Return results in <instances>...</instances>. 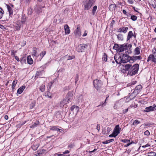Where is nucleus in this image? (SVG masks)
Wrapping results in <instances>:
<instances>
[{"mask_svg": "<svg viewBox=\"0 0 156 156\" xmlns=\"http://www.w3.org/2000/svg\"><path fill=\"white\" fill-rule=\"evenodd\" d=\"M150 111H153L151 108V106L146 107L145 110H144V112H148Z\"/></svg>", "mask_w": 156, "mask_h": 156, "instance_id": "obj_26", "label": "nucleus"}, {"mask_svg": "<svg viewBox=\"0 0 156 156\" xmlns=\"http://www.w3.org/2000/svg\"><path fill=\"white\" fill-rule=\"evenodd\" d=\"M93 84L95 88L98 90L101 87L103 83L100 80H95L93 81Z\"/></svg>", "mask_w": 156, "mask_h": 156, "instance_id": "obj_7", "label": "nucleus"}, {"mask_svg": "<svg viewBox=\"0 0 156 156\" xmlns=\"http://www.w3.org/2000/svg\"><path fill=\"white\" fill-rule=\"evenodd\" d=\"M32 55L35 56H37V51L34 49V50L32 52Z\"/></svg>", "mask_w": 156, "mask_h": 156, "instance_id": "obj_49", "label": "nucleus"}, {"mask_svg": "<svg viewBox=\"0 0 156 156\" xmlns=\"http://www.w3.org/2000/svg\"><path fill=\"white\" fill-rule=\"evenodd\" d=\"M133 32L131 31H130L128 33L127 37V41H128L131 38L133 37Z\"/></svg>", "mask_w": 156, "mask_h": 156, "instance_id": "obj_19", "label": "nucleus"}, {"mask_svg": "<svg viewBox=\"0 0 156 156\" xmlns=\"http://www.w3.org/2000/svg\"><path fill=\"white\" fill-rule=\"evenodd\" d=\"M43 72V71H37L36 73L35 77L36 78H37L38 76H41V75L42 73Z\"/></svg>", "mask_w": 156, "mask_h": 156, "instance_id": "obj_29", "label": "nucleus"}, {"mask_svg": "<svg viewBox=\"0 0 156 156\" xmlns=\"http://www.w3.org/2000/svg\"><path fill=\"white\" fill-rule=\"evenodd\" d=\"M74 33L75 36L76 37H80L81 35L80 29L79 27L77 26L76 29L74 31Z\"/></svg>", "mask_w": 156, "mask_h": 156, "instance_id": "obj_11", "label": "nucleus"}, {"mask_svg": "<svg viewBox=\"0 0 156 156\" xmlns=\"http://www.w3.org/2000/svg\"><path fill=\"white\" fill-rule=\"evenodd\" d=\"M40 90L42 92H44L45 90V84L43 83L40 87Z\"/></svg>", "mask_w": 156, "mask_h": 156, "instance_id": "obj_27", "label": "nucleus"}, {"mask_svg": "<svg viewBox=\"0 0 156 156\" xmlns=\"http://www.w3.org/2000/svg\"><path fill=\"white\" fill-rule=\"evenodd\" d=\"M106 130V132L105 131L104 132V131H103V133L104 134H107L112 130V129L111 128L108 127L107 128Z\"/></svg>", "mask_w": 156, "mask_h": 156, "instance_id": "obj_34", "label": "nucleus"}, {"mask_svg": "<svg viewBox=\"0 0 156 156\" xmlns=\"http://www.w3.org/2000/svg\"><path fill=\"white\" fill-rule=\"evenodd\" d=\"M121 129V128L119 125H116L114 128L112 133L110 135L108 136H116L119 133Z\"/></svg>", "mask_w": 156, "mask_h": 156, "instance_id": "obj_6", "label": "nucleus"}, {"mask_svg": "<svg viewBox=\"0 0 156 156\" xmlns=\"http://www.w3.org/2000/svg\"><path fill=\"white\" fill-rule=\"evenodd\" d=\"M150 146V145L149 144H147L145 145L142 146V147H149Z\"/></svg>", "mask_w": 156, "mask_h": 156, "instance_id": "obj_56", "label": "nucleus"}, {"mask_svg": "<svg viewBox=\"0 0 156 156\" xmlns=\"http://www.w3.org/2000/svg\"><path fill=\"white\" fill-rule=\"evenodd\" d=\"M127 2L130 4H132L134 3V1L133 0H128Z\"/></svg>", "mask_w": 156, "mask_h": 156, "instance_id": "obj_52", "label": "nucleus"}, {"mask_svg": "<svg viewBox=\"0 0 156 156\" xmlns=\"http://www.w3.org/2000/svg\"><path fill=\"white\" fill-rule=\"evenodd\" d=\"M88 47L87 44H82L78 45L76 48L77 51L79 52H83Z\"/></svg>", "mask_w": 156, "mask_h": 156, "instance_id": "obj_8", "label": "nucleus"}, {"mask_svg": "<svg viewBox=\"0 0 156 156\" xmlns=\"http://www.w3.org/2000/svg\"><path fill=\"white\" fill-rule=\"evenodd\" d=\"M151 5L155 9V10L156 11V3L154 2H151Z\"/></svg>", "mask_w": 156, "mask_h": 156, "instance_id": "obj_40", "label": "nucleus"}, {"mask_svg": "<svg viewBox=\"0 0 156 156\" xmlns=\"http://www.w3.org/2000/svg\"><path fill=\"white\" fill-rule=\"evenodd\" d=\"M39 124V122L38 120H37L34 123H33L30 127L32 129H34L35 127L38 126Z\"/></svg>", "mask_w": 156, "mask_h": 156, "instance_id": "obj_18", "label": "nucleus"}, {"mask_svg": "<svg viewBox=\"0 0 156 156\" xmlns=\"http://www.w3.org/2000/svg\"><path fill=\"white\" fill-rule=\"evenodd\" d=\"M109 97V96H108V97H107L105 100V101L102 104H101L99 105L98 106V107H99V106H100V105H101L102 106V107H104L106 105V101L108 99V97Z\"/></svg>", "mask_w": 156, "mask_h": 156, "instance_id": "obj_36", "label": "nucleus"}, {"mask_svg": "<svg viewBox=\"0 0 156 156\" xmlns=\"http://www.w3.org/2000/svg\"><path fill=\"white\" fill-rule=\"evenodd\" d=\"M35 102H32L30 105V109H32L34 108L35 105Z\"/></svg>", "mask_w": 156, "mask_h": 156, "instance_id": "obj_42", "label": "nucleus"}, {"mask_svg": "<svg viewBox=\"0 0 156 156\" xmlns=\"http://www.w3.org/2000/svg\"><path fill=\"white\" fill-rule=\"evenodd\" d=\"M102 143L104 144H108L107 140L102 142Z\"/></svg>", "mask_w": 156, "mask_h": 156, "instance_id": "obj_61", "label": "nucleus"}, {"mask_svg": "<svg viewBox=\"0 0 156 156\" xmlns=\"http://www.w3.org/2000/svg\"><path fill=\"white\" fill-rule=\"evenodd\" d=\"M151 60L153 62L156 63V55H150L148 57L147 61Z\"/></svg>", "mask_w": 156, "mask_h": 156, "instance_id": "obj_10", "label": "nucleus"}, {"mask_svg": "<svg viewBox=\"0 0 156 156\" xmlns=\"http://www.w3.org/2000/svg\"><path fill=\"white\" fill-rule=\"evenodd\" d=\"M130 71H129V75L132 76L137 73L139 69V65L138 64L134 65L132 66Z\"/></svg>", "mask_w": 156, "mask_h": 156, "instance_id": "obj_3", "label": "nucleus"}, {"mask_svg": "<svg viewBox=\"0 0 156 156\" xmlns=\"http://www.w3.org/2000/svg\"><path fill=\"white\" fill-rule=\"evenodd\" d=\"M128 30L127 27H122L119 28L118 30V32H122L124 33H126Z\"/></svg>", "mask_w": 156, "mask_h": 156, "instance_id": "obj_13", "label": "nucleus"}, {"mask_svg": "<svg viewBox=\"0 0 156 156\" xmlns=\"http://www.w3.org/2000/svg\"><path fill=\"white\" fill-rule=\"evenodd\" d=\"M21 25L20 23H16V25L15 26V29L16 30H19L20 28Z\"/></svg>", "mask_w": 156, "mask_h": 156, "instance_id": "obj_31", "label": "nucleus"}, {"mask_svg": "<svg viewBox=\"0 0 156 156\" xmlns=\"http://www.w3.org/2000/svg\"><path fill=\"white\" fill-rule=\"evenodd\" d=\"M107 54L105 53H104L103 57V60H104L105 62H106L107 61Z\"/></svg>", "mask_w": 156, "mask_h": 156, "instance_id": "obj_44", "label": "nucleus"}, {"mask_svg": "<svg viewBox=\"0 0 156 156\" xmlns=\"http://www.w3.org/2000/svg\"><path fill=\"white\" fill-rule=\"evenodd\" d=\"M79 80V76L78 74H77L76 76V77L75 78V83L76 84L78 80Z\"/></svg>", "mask_w": 156, "mask_h": 156, "instance_id": "obj_51", "label": "nucleus"}, {"mask_svg": "<svg viewBox=\"0 0 156 156\" xmlns=\"http://www.w3.org/2000/svg\"><path fill=\"white\" fill-rule=\"evenodd\" d=\"M116 7V6L115 4H111L109 6V9L110 11H112L115 10Z\"/></svg>", "mask_w": 156, "mask_h": 156, "instance_id": "obj_21", "label": "nucleus"}, {"mask_svg": "<svg viewBox=\"0 0 156 156\" xmlns=\"http://www.w3.org/2000/svg\"><path fill=\"white\" fill-rule=\"evenodd\" d=\"M140 49L138 47H136L134 49V52L135 55H138L140 54Z\"/></svg>", "mask_w": 156, "mask_h": 156, "instance_id": "obj_23", "label": "nucleus"}, {"mask_svg": "<svg viewBox=\"0 0 156 156\" xmlns=\"http://www.w3.org/2000/svg\"><path fill=\"white\" fill-rule=\"evenodd\" d=\"M140 123V121H139L137 120H135L133 123V125L134 126H136L138 124Z\"/></svg>", "mask_w": 156, "mask_h": 156, "instance_id": "obj_43", "label": "nucleus"}, {"mask_svg": "<svg viewBox=\"0 0 156 156\" xmlns=\"http://www.w3.org/2000/svg\"><path fill=\"white\" fill-rule=\"evenodd\" d=\"M39 146V145L38 144H34L32 146V148L34 150H36Z\"/></svg>", "mask_w": 156, "mask_h": 156, "instance_id": "obj_33", "label": "nucleus"}, {"mask_svg": "<svg viewBox=\"0 0 156 156\" xmlns=\"http://www.w3.org/2000/svg\"><path fill=\"white\" fill-rule=\"evenodd\" d=\"M151 108H152V111L156 110V105L154 104L151 106Z\"/></svg>", "mask_w": 156, "mask_h": 156, "instance_id": "obj_48", "label": "nucleus"}, {"mask_svg": "<svg viewBox=\"0 0 156 156\" xmlns=\"http://www.w3.org/2000/svg\"><path fill=\"white\" fill-rule=\"evenodd\" d=\"M51 129L53 130H56L58 132H59L61 133H63L64 132V131L62 130V129H60L58 128L57 126H52Z\"/></svg>", "mask_w": 156, "mask_h": 156, "instance_id": "obj_12", "label": "nucleus"}, {"mask_svg": "<svg viewBox=\"0 0 156 156\" xmlns=\"http://www.w3.org/2000/svg\"><path fill=\"white\" fill-rule=\"evenodd\" d=\"M150 134V132L148 130H146L144 132V135L146 136H148Z\"/></svg>", "mask_w": 156, "mask_h": 156, "instance_id": "obj_53", "label": "nucleus"}, {"mask_svg": "<svg viewBox=\"0 0 156 156\" xmlns=\"http://www.w3.org/2000/svg\"><path fill=\"white\" fill-rule=\"evenodd\" d=\"M73 92L70 91L68 93L66 98L67 99L68 102H70L73 99Z\"/></svg>", "mask_w": 156, "mask_h": 156, "instance_id": "obj_9", "label": "nucleus"}, {"mask_svg": "<svg viewBox=\"0 0 156 156\" xmlns=\"http://www.w3.org/2000/svg\"><path fill=\"white\" fill-rule=\"evenodd\" d=\"M15 59H16L18 62L20 60L19 59V58L17 56H15Z\"/></svg>", "mask_w": 156, "mask_h": 156, "instance_id": "obj_63", "label": "nucleus"}, {"mask_svg": "<svg viewBox=\"0 0 156 156\" xmlns=\"http://www.w3.org/2000/svg\"><path fill=\"white\" fill-rule=\"evenodd\" d=\"M126 54H123L122 57L120 56L118 58L119 60H121L122 62L123 63H126L129 62L130 63H132L131 62V57L128 55V54H129L131 53V50H127L125 52Z\"/></svg>", "mask_w": 156, "mask_h": 156, "instance_id": "obj_2", "label": "nucleus"}, {"mask_svg": "<svg viewBox=\"0 0 156 156\" xmlns=\"http://www.w3.org/2000/svg\"><path fill=\"white\" fill-rule=\"evenodd\" d=\"M27 63L29 64H32L33 63V61L31 58V56L30 55L28 56L27 57Z\"/></svg>", "mask_w": 156, "mask_h": 156, "instance_id": "obj_22", "label": "nucleus"}, {"mask_svg": "<svg viewBox=\"0 0 156 156\" xmlns=\"http://www.w3.org/2000/svg\"><path fill=\"white\" fill-rule=\"evenodd\" d=\"M133 143H134V142H133V141L131 142L130 143H127V144L126 145H125V146L126 147H128V146H129V145H130L131 144Z\"/></svg>", "mask_w": 156, "mask_h": 156, "instance_id": "obj_55", "label": "nucleus"}, {"mask_svg": "<svg viewBox=\"0 0 156 156\" xmlns=\"http://www.w3.org/2000/svg\"><path fill=\"white\" fill-rule=\"evenodd\" d=\"M55 116L57 118L60 119L61 118V115L60 112L59 111H57L55 113Z\"/></svg>", "mask_w": 156, "mask_h": 156, "instance_id": "obj_28", "label": "nucleus"}, {"mask_svg": "<svg viewBox=\"0 0 156 156\" xmlns=\"http://www.w3.org/2000/svg\"><path fill=\"white\" fill-rule=\"evenodd\" d=\"M156 155V153L153 152H151L148 153V156H155Z\"/></svg>", "mask_w": 156, "mask_h": 156, "instance_id": "obj_38", "label": "nucleus"}, {"mask_svg": "<svg viewBox=\"0 0 156 156\" xmlns=\"http://www.w3.org/2000/svg\"><path fill=\"white\" fill-rule=\"evenodd\" d=\"M152 52L153 53V55H156V49L154 48L152 49Z\"/></svg>", "mask_w": 156, "mask_h": 156, "instance_id": "obj_54", "label": "nucleus"}, {"mask_svg": "<svg viewBox=\"0 0 156 156\" xmlns=\"http://www.w3.org/2000/svg\"><path fill=\"white\" fill-rule=\"evenodd\" d=\"M84 9L86 10H89L92 6L93 0H86L83 2Z\"/></svg>", "mask_w": 156, "mask_h": 156, "instance_id": "obj_4", "label": "nucleus"}, {"mask_svg": "<svg viewBox=\"0 0 156 156\" xmlns=\"http://www.w3.org/2000/svg\"><path fill=\"white\" fill-rule=\"evenodd\" d=\"M4 13V11L3 10L0 11V20L2 18Z\"/></svg>", "mask_w": 156, "mask_h": 156, "instance_id": "obj_46", "label": "nucleus"}, {"mask_svg": "<svg viewBox=\"0 0 156 156\" xmlns=\"http://www.w3.org/2000/svg\"><path fill=\"white\" fill-rule=\"evenodd\" d=\"M97 129L99 131L100 129V125L99 124H98L97 126Z\"/></svg>", "mask_w": 156, "mask_h": 156, "instance_id": "obj_60", "label": "nucleus"}, {"mask_svg": "<svg viewBox=\"0 0 156 156\" xmlns=\"http://www.w3.org/2000/svg\"><path fill=\"white\" fill-rule=\"evenodd\" d=\"M97 8V7L96 5H95L93 7L92 10V13L93 15H95Z\"/></svg>", "mask_w": 156, "mask_h": 156, "instance_id": "obj_35", "label": "nucleus"}, {"mask_svg": "<svg viewBox=\"0 0 156 156\" xmlns=\"http://www.w3.org/2000/svg\"><path fill=\"white\" fill-rule=\"evenodd\" d=\"M7 8L9 12V14H12L13 13V11L11 7L8 5H6Z\"/></svg>", "mask_w": 156, "mask_h": 156, "instance_id": "obj_25", "label": "nucleus"}, {"mask_svg": "<svg viewBox=\"0 0 156 156\" xmlns=\"http://www.w3.org/2000/svg\"><path fill=\"white\" fill-rule=\"evenodd\" d=\"M45 95L46 97L51 98V93L49 91L46 92L45 93Z\"/></svg>", "mask_w": 156, "mask_h": 156, "instance_id": "obj_32", "label": "nucleus"}, {"mask_svg": "<svg viewBox=\"0 0 156 156\" xmlns=\"http://www.w3.org/2000/svg\"><path fill=\"white\" fill-rule=\"evenodd\" d=\"M132 46L130 44H115L113 47V49L116 50L117 52H120L123 51L124 50H127L128 48L129 50Z\"/></svg>", "mask_w": 156, "mask_h": 156, "instance_id": "obj_1", "label": "nucleus"}, {"mask_svg": "<svg viewBox=\"0 0 156 156\" xmlns=\"http://www.w3.org/2000/svg\"><path fill=\"white\" fill-rule=\"evenodd\" d=\"M118 39L122 41L123 40L122 35L121 34H119L117 36Z\"/></svg>", "mask_w": 156, "mask_h": 156, "instance_id": "obj_37", "label": "nucleus"}, {"mask_svg": "<svg viewBox=\"0 0 156 156\" xmlns=\"http://www.w3.org/2000/svg\"><path fill=\"white\" fill-rule=\"evenodd\" d=\"M26 87L25 86H23L20 88H19L17 90V93L20 94L22 93L24 89Z\"/></svg>", "mask_w": 156, "mask_h": 156, "instance_id": "obj_20", "label": "nucleus"}, {"mask_svg": "<svg viewBox=\"0 0 156 156\" xmlns=\"http://www.w3.org/2000/svg\"><path fill=\"white\" fill-rule=\"evenodd\" d=\"M45 7L44 6H41L40 5L37 6V7L35 8V11L37 13H41L42 12V9Z\"/></svg>", "mask_w": 156, "mask_h": 156, "instance_id": "obj_14", "label": "nucleus"}, {"mask_svg": "<svg viewBox=\"0 0 156 156\" xmlns=\"http://www.w3.org/2000/svg\"><path fill=\"white\" fill-rule=\"evenodd\" d=\"M142 88V86L141 85H139L136 87L134 92L138 94L141 91Z\"/></svg>", "mask_w": 156, "mask_h": 156, "instance_id": "obj_15", "label": "nucleus"}, {"mask_svg": "<svg viewBox=\"0 0 156 156\" xmlns=\"http://www.w3.org/2000/svg\"><path fill=\"white\" fill-rule=\"evenodd\" d=\"M107 141H108V143L109 144V143L114 141V139H109V140H107Z\"/></svg>", "mask_w": 156, "mask_h": 156, "instance_id": "obj_57", "label": "nucleus"}, {"mask_svg": "<svg viewBox=\"0 0 156 156\" xmlns=\"http://www.w3.org/2000/svg\"><path fill=\"white\" fill-rule=\"evenodd\" d=\"M17 80H15L13 81L12 84V87L13 89L15 87L17 83Z\"/></svg>", "mask_w": 156, "mask_h": 156, "instance_id": "obj_39", "label": "nucleus"}, {"mask_svg": "<svg viewBox=\"0 0 156 156\" xmlns=\"http://www.w3.org/2000/svg\"><path fill=\"white\" fill-rule=\"evenodd\" d=\"M75 108V105H74L72 106L71 108V111H73V110Z\"/></svg>", "mask_w": 156, "mask_h": 156, "instance_id": "obj_58", "label": "nucleus"}, {"mask_svg": "<svg viewBox=\"0 0 156 156\" xmlns=\"http://www.w3.org/2000/svg\"><path fill=\"white\" fill-rule=\"evenodd\" d=\"M132 65L129 64H127L124 65L123 66V68L121 69V71L123 73H125L127 71H128V74L129 75V71H131Z\"/></svg>", "mask_w": 156, "mask_h": 156, "instance_id": "obj_5", "label": "nucleus"}, {"mask_svg": "<svg viewBox=\"0 0 156 156\" xmlns=\"http://www.w3.org/2000/svg\"><path fill=\"white\" fill-rule=\"evenodd\" d=\"M114 59L115 60V61L116 62L117 64H121V63H122L121 61V60H120L119 62L118 61V60L115 58V56H114Z\"/></svg>", "mask_w": 156, "mask_h": 156, "instance_id": "obj_50", "label": "nucleus"}, {"mask_svg": "<svg viewBox=\"0 0 156 156\" xmlns=\"http://www.w3.org/2000/svg\"><path fill=\"white\" fill-rule=\"evenodd\" d=\"M131 58V62H133L134 61H136L137 60H140L142 58L141 56H133Z\"/></svg>", "mask_w": 156, "mask_h": 156, "instance_id": "obj_16", "label": "nucleus"}, {"mask_svg": "<svg viewBox=\"0 0 156 156\" xmlns=\"http://www.w3.org/2000/svg\"><path fill=\"white\" fill-rule=\"evenodd\" d=\"M121 141L124 143H130V140L128 139H124L121 140Z\"/></svg>", "mask_w": 156, "mask_h": 156, "instance_id": "obj_47", "label": "nucleus"}, {"mask_svg": "<svg viewBox=\"0 0 156 156\" xmlns=\"http://www.w3.org/2000/svg\"><path fill=\"white\" fill-rule=\"evenodd\" d=\"M64 27L65 34H69L70 31L69 26L67 25L66 24L64 26Z\"/></svg>", "mask_w": 156, "mask_h": 156, "instance_id": "obj_17", "label": "nucleus"}, {"mask_svg": "<svg viewBox=\"0 0 156 156\" xmlns=\"http://www.w3.org/2000/svg\"><path fill=\"white\" fill-rule=\"evenodd\" d=\"M86 30L85 31V32L83 34V37H85V36H86L87 35V33H86Z\"/></svg>", "mask_w": 156, "mask_h": 156, "instance_id": "obj_64", "label": "nucleus"}, {"mask_svg": "<svg viewBox=\"0 0 156 156\" xmlns=\"http://www.w3.org/2000/svg\"><path fill=\"white\" fill-rule=\"evenodd\" d=\"M46 52L45 51H43L40 54V56L42 58L46 54Z\"/></svg>", "mask_w": 156, "mask_h": 156, "instance_id": "obj_45", "label": "nucleus"}, {"mask_svg": "<svg viewBox=\"0 0 156 156\" xmlns=\"http://www.w3.org/2000/svg\"><path fill=\"white\" fill-rule=\"evenodd\" d=\"M69 151L68 150H66L65 151L63 152V154H68L69 153Z\"/></svg>", "mask_w": 156, "mask_h": 156, "instance_id": "obj_62", "label": "nucleus"}, {"mask_svg": "<svg viewBox=\"0 0 156 156\" xmlns=\"http://www.w3.org/2000/svg\"><path fill=\"white\" fill-rule=\"evenodd\" d=\"M64 57L65 58H67V60H69L74 59L75 58V56L74 55L68 56L66 55L64 56Z\"/></svg>", "mask_w": 156, "mask_h": 156, "instance_id": "obj_24", "label": "nucleus"}, {"mask_svg": "<svg viewBox=\"0 0 156 156\" xmlns=\"http://www.w3.org/2000/svg\"><path fill=\"white\" fill-rule=\"evenodd\" d=\"M128 111V108L125 109L123 110V113L124 114L127 112Z\"/></svg>", "mask_w": 156, "mask_h": 156, "instance_id": "obj_59", "label": "nucleus"}, {"mask_svg": "<svg viewBox=\"0 0 156 156\" xmlns=\"http://www.w3.org/2000/svg\"><path fill=\"white\" fill-rule=\"evenodd\" d=\"M69 102L67 101V99H66V98L65 99H64L61 102H60V105L61 106L63 105V104H66L68 103H69Z\"/></svg>", "mask_w": 156, "mask_h": 156, "instance_id": "obj_30", "label": "nucleus"}, {"mask_svg": "<svg viewBox=\"0 0 156 156\" xmlns=\"http://www.w3.org/2000/svg\"><path fill=\"white\" fill-rule=\"evenodd\" d=\"M130 18L132 20L135 21L136 20L137 17L135 15H132L131 16Z\"/></svg>", "mask_w": 156, "mask_h": 156, "instance_id": "obj_41", "label": "nucleus"}]
</instances>
